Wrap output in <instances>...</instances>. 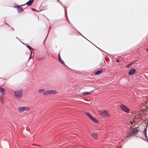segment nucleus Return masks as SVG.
Returning a JSON list of instances; mask_svg holds the SVG:
<instances>
[{
  "label": "nucleus",
  "mask_w": 148,
  "mask_h": 148,
  "mask_svg": "<svg viewBox=\"0 0 148 148\" xmlns=\"http://www.w3.org/2000/svg\"><path fill=\"white\" fill-rule=\"evenodd\" d=\"M23 90L20 89L15 90L14 92V95L15 97L17 99L21 98L23 94Z\"/></svg>",
  "instance_id": "nucleus-1"
},
{
  "label": "nucleus",
  "mask_w": 148,
  "mask_h": 148,
  "mask_svg": "<svg viewBox=\"0 0 148 148\" xmlns=\"http://www.w3.org/2000/svg\"><path fill=\"white\" fill-rule=\"evenodd\" d=\"M100 115L103 117L109 116V114L106 110H101L99 112Z\"/></svg>",
  "instance_id": "nucleus-2"
},
{
  "label": "nucleus",
  "mask_w": 148,
  "mask_h": 148,
  "mask_svg": "<svg viewBox=\"0 0 148 148\" xmlns=\"http://www.w3.org/2000/svg\"><path fill=\"white\" fill-rule=\"evenodd\" d=\"M58 93V92L55 90H48L45 91L44 93V95H47L48 94L55 95Z\"/></svg>",
  "instance_id": "nucleus-3"
},
{
  "label": "nucleus",
  "mask_w": 148,
  "mask_h": 148,
  "mask_svg": "<svg viewBox=\"0 0 148 148\" xmlns=\"http://www.w3.org/2000/svg\"><path fill=\"white\" fill-rule=\"evenodd\" d=\"M119 107L121 109L126 113H129L130 111L129 109L127 107L123 104H121L119 105Z\"/></svg>",
  "instance_id": "nucleus-4"
},
{
  "label": "nucleus",
  "mask_w": 148,
  "mask_h": 148,
  "mask_svg": "<svg viewBox=\"0 0 148 148\" xmlns=\"http://www.w3.org/2000/svg\"><path fill=\"white\" fill-rule=\"evenodd\" d=\"M19 112H23L25 111H28L30 110L29 108L27 107H20L18 108Z\"/></svg>",
  "instance_id": "nucleus-5"
},
{
  "label": "nucleus",
  "mask_w": 148,
  "mask_h": 148,
  "mask_svg": "<svg viewBox=\"0 0 148 148\" xmlns=\"http://www.w3.org/2000/svg\"><path fill=\"white\" fill-rule=\"evenodd\" d=\"M14 8L17 9L18 13L22 12L23 10V9L21 7V6H17L16 7H15Z\"/></svg>",
  "instance_id": "nucleus-6"
},
{
  "label": "nucleus",
  "mask_w": 148,
  "mask_h": 148,
  "mask_svg": "<svg viewBox=\"0 0 148 148\" xmlns=\"http://www.w3.org/2000/svg\"><path fill=\"white\" fill-rule=\"evenodd\" d=\"M4 96L3 95H2L0 97V101L1 103L3 104L4 102Z\"/></svg>",
  "instance_id": "nucleus-7"
},
{
  "label": "nucleus",
  "mask_w": 148,
  "mask_h": 148,
  "mask_svg": "<svg viewBox=\"0 0 148 148\" xmlns=\"http://www.w3.org/2000/svg\"><path fill=\"white\" fill-rule=\"evenodd\" d=\"M91 136L94 139H97V134L96 133H92L91 134Z\"/></svg>",
  "instance_id": "nucleus-8"
},
{
  "label": "nucleus",
  "mask_w": 148,
  "mask_h": 148,
  "mask_svg": "<svg viewBox=\"0 0 148 148\" xmlns=\"http://www.w3.org/2000/svg\"><path fill=\"white\" fill-rule=\"evenodd\" d=\"M34 0H30L27 2L26 4L28 6L31 5L33 3Z\"/></svg>",
  "instance_id": "nucleus-9"
},
{
  "label": "nucleus",
  "mask_w": 148,
  "mask_h": 148,
  "mask_svg": "<svg viewBox=\"0 0 148 148\" xmlns=\"http://www.w3.org/2000/svg\"><path fill=\"white\" fill-rule=\"evenodd\" d=\"M135 72V70L134 69H131L129 72V74L130 75H132Z\"/></svg>",
  "instance_id": "nucleus-10"
},
{
  "label": "nucleus",
  "mask_w": 148,
  "mask_h": 148,
  "mask_svg": "<svg viewBox=\"0 0 148 148\" xmlns=\"http://www.w3.org/2000/svg\"><path fill=\"white\" fill-rule=\"evenodd\" d=\"M146 132H147L146 130V129H144V131L143 132V133L144 134L145 137L146 138V139L147 140H148V138H147V133H146Z\"/></svg>",
  "instance_id": "nucleus-11"
},
{
  "label": "nucleus",
  "mask_w": 148,
  "mask_h": 148,
  "mask_svg": "<svg viewBox=\"0 0 148 148\" xmlns=\"http://www.w3.org/2000/svg\"><path fill=\"white\" fill-rule=\"evenodd\" d=\"M103 71L102 70H100L99 71H97L95 73V75H99L100 74H101L102 73Z\"/></svg>",
  "instance_id": "nucleus-12"
},
{
  "label": "nucleus",
  "mask_w": 148,
  "mask_h": 148,
  "mask_svg": "<svg viewBox=\"0 0 148 148\" xmlns=\"http://www.w3.org/2000/svg\"><path fill=\"white\" fill-rule=\"evenodd\" d=\"M133 135V133L132 132H130L127 135V137L128 138L130 136H131Z\"/></svg>",
  "instance_id": "nucleus-13"
},
{
  "label": "nucleus",
  "mask_w": 148,
  "mask_h": 148,
  "mask_svg": "<svg viewBox=\"0 0 148 148\" xmlns=\"http://www.w3.org/2000/svg\"><path fill=\"white\" fill-rule=\"evenodd\" d=\"M90 93L89 92H84L82 93V95L84 96L90 95Z\"/></svg>",
  "instance_id": "nucleus-14"
},
{
  "label": "nucleus",
  "mask_w": 148,
  "mask_h": 148,
  "mask_svg": "<svg viewBox=\"0 0 148 148\" xmlns=\"http://www.w3.org/2000/svg\"><path fill=\"white\" fill-rule=\"evenodd\" d=\"M146 111L144 110V109L142 110L141 111H138L140 113V114L142 115V114L145 113L146 112Z\"/></svg>",
  "instance_id": "nucleus-15"
},
{
  "label": "nucleus",
  "mask_w": 148,
  "mask_h": 148,
  "mask_svg": "<svg viewBox=\"0 0 148 148\" xmlns=\"http://www.w3.org/2000/svg\"><path fill=\"white\" fill-rule=\"evenodd\" d=\"M58 58H59V60L60 61V62L62 64H63V65H65V63H64V62L62 60V59L60 58V54H59V56H58Z\"/></svg>",
  "instance_id": "nucleus-16"
},
{
  "label": "nucleus",
  "mask_w": 148,
  "mask_h": 148,
  "mask_svg": "<svg viewBox=\"0 0 148 148\" xmlns=\"http://www.w3.org/2000/svg\"><path fill=\"white\" fill-rule=\"evenodd\" d=\"M5 91V89L3 88L0 87V92L1 93H4Z\"/></svg>",
  "instance_id": "nucleus-17"
},
{
  "label": "nucleus",
  "mask_w": 148,
  "mask_h": 148,
  "mask_svg": "<svg viewBox=\"0 0 148 148\" xmlns=\"http://www.w3.org/2000/svg\"><path fill=\"white\" fill-rule=\"evenodd\" d=\"M90 119L92 120V121H93L94 122H97V121L96 120V119H95V118H94V117H93L92 116H91V117L90 118Z\"/></svg>",
  "instance_id": "nucleus-18"
},
{
  "label": "nucleus",
  "mask_w": 148,
  "mask_h": 148,
  "mask_svg": "<svg viewBox=\"0 0 148 148\" xmlns=\"http://www.w3.org/2000/svg\"><path fill=\"white\" fill-rule=\"evenodd\" d=\"M136 116L138 117L139 116L141 115V114H140V113L139 112H138L136 114Z\"/></svg>",
  "instance_id": "nucleus-19"
},
{
  "label": "nucleus",
  "mask_w": 148,
  "mask_h": 148,
  "mask_svg": "<svg viewBox=\"0 0 148 148\" xmlns=\"http://www.w3.org/2000/svg\"><path fill=\"white\" fill-rule=\"evenodd\" d=\"M86 114L89 117L90 119L91 117V116L88 113L86 112Z\"/></svg>",
  "instance_id": "nucleus-20"
},
{
  "label": "nucleus",
  "mask_w": 148,
  "mask_h": 148,
  "mask_svg": "<svg viewBox=\"0 0 148 148\" xmlns=\"http://www.w3.org/2000/svg\"><path fill=\"white\" fill-rule=\"evenodd\" d=\"M138 130L136 129L134 130V131L133 132H132L133 133V134H136L138 132Z\"/></svg>",
  "instance_id": "nucleus-21"
},
{
  "label": "nucleus",
  "mask_w": 148,
  "mask_h": 148,
  "mask_svg": "<svg viewBox=\"0 0 148 148\" xmlns=\"http://www.w3.org/2000/svg\"><path fill=\"white\" fill-rule=\"evenodd\" d=\"M145 106H146V107H147L148 106V101H145Z\"/></svg>",
  "instance_id": "nucleus-22"
},
{
  "label": "nucleus",
  "mask_w": 148,
  "mask_h": 148,
  "mask_svg": "<svg viewBox=\"0 0 148 148\" xmlns=\"http://www.w3.org/2000/svg\"><path fill=\"white\" fill-rule=\"evenodd\" d=\"M27 47L30 50H31L32 49H32V48L31 47H30L29 46H27Z\"/></svg>",
  "instance_id": "nucleus-23"
},
{
  "label": "nucleus",
  "mask_w": 148,
  "mask_h": 148,
  "mask_svg": "<svg viewBox=\"0 0 148 148\" xmlns=\"http://www.w3.org/2000/svg\"><path fill=\"white\" fill-rule=\"evenodd\" d=\"M44 91V89H40V90H39V92H41L42 91Z\"/></svg>",
  "instance_id": "nucleus-24"
},
{
  "label": "nucleus",
  "mask_w": 148,
  "mask_h": 148,
  "mask_svg": "<svg viewBox=\"0 0 148 148\" xmlns=\"http://www.w3.org/2000/svg\"><path fill=\"white\" fill-rule=\"evenodd\" d=\"M132 65V64H131V63H130V64H129L128 65L126 66V67H128L130 66L131 65Z\"/></svg>",
  "instance_id": "nucleus-25"
},
{
  "label": "nucleus",
  "mask_w": 148,
  "mask_h": 148,
  "mask_svg": "<svg viewBox=\"0 0 148 148\" xmlns=\"http://www.w3.org/2000/svg\"><path fill=\"white\" fill-rule=\"evenodd\" d=\"M137 61V60H136L134 62H133L132 63H130L131 64H132V65L134 64L135 62H136Z\"/></svg>",
  "instance_id": "nucleus-26"
},
{
  "label": "nucleus",
  "mask_w": 148,
  "mask_h": 148,
  "mask_svg": "<svg viewBox=\"0 0 148 148\" xmlns=\"http://www.w3.org/2000/svg\"><path fill=\"white\" fill-rule=\"evenodd\" d=\"M116 61L117 62V63H118L119 62V60H116Z\"/></svg>",
  "instance_id": "nucleus-27"
},
{
  "label": "nucleus",
  "mask_w": 148,
  "mask_h": 148,
  "mask_svg": "<svg viewBox=\"0 0 148 148\" xmlns=\"http://www.w3.org/2000/svg\"><path fill=\"white\" fill-rule=\"evenodd\" d=\"M137 119L136 118V117H135V118H134V121H135V120H136V119Z\"/></svg>",
  "instance_id": "nucleus-28"
},
{
  "label": "nucleus",
  "mask_w": 148,
  "mask_h": 148,
  "mask_svg": "<svg viewBox=\"0 0 148 148\" xmlns=\"http://www.w3.org/2000/svg\"><path fill=\"white\" fill-rule=\"evenodd\" d=\"M147 50V51H148V49H147V50Z\"/></svg>",
  "instance_id": "nucleus-29"
},
{
  "label": "nucleus",
  "mask_w": 148,
  "mask_h": 148,
  "mask_svg": "<svg viewBox=\"0 0 148 148\" xmlns=\"http://www.w3.org/2000/svg\"><path fill=\"white\" fill-rule=\"evenodd\" d=\"M36 146V147H38V146H38V145H35Z\"/></svg>",
  "instance_id": "nucleus-30"
},
{
  "label": "nucleus",
  "mask_w": 148,
  "mask_h": 148,
  "mask_svg": "<svg viewBox=\"0 0 148 148\" xmlns=\"http://www.w3.org/2000/svg\"><path fill=\"white\" fill-rule=\"evenodd\" d=\"M133 124V122H132V124Z\"/></svg>",
  "instance_id": "nucleus-31"
},
{
  "label": "nucleus",
  "mask_w": 148,
  "mask_h": 148,
  "mask_svg": "<svg viewBox=\"0 0 148 148\" xmlns=\"http://www.w3.org/2000/svg\"><path fill=\"white\" fill-rule=\"evenodd\" d=\"M21 6V5H20ZM21 6H22V5H21Z\"/></svg>",
  "instance_id": "nucleus-32"
}]
</instances>
